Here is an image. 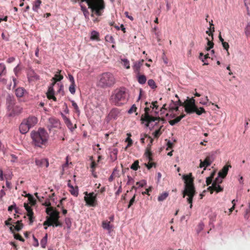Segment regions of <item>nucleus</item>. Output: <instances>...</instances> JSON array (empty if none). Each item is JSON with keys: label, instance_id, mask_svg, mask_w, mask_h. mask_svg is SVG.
I'll list each match as a JSON object with an SVG mask.
<instances>
[{"label": "nucleus", "instance_id": "obj_29", "mask_svg": "<svg viewBox=\"0 0 250 250\" xmlns=\"http://www.w3.org/2000/svg\"><path fill=\"white\" fill-rule=\"evenodd\" d=\"M6 68L5 64L0 63V75H6Z\"/></svg>", "mask_w": 250, "mask_h": 250}, {"label": "nucleus", "instance_id": "obj_46", "mask_svg": "<svg viewBox=\"0 0 250 250\" xmlns=\"http://www.w3.org/2000/svg\"><path fill=\"white\" fill-rule=\"evenodd\" d=\"M69 90L72 94L75 93V83H71L69 87Z\"/></svg>", "mask_w": 250, "mask_h": 250}, {"label": "nucleus", "instance_id": "obj_52", "mask_svg": "<svg viewBox=\"0 0 250 250\" xmlns=\"http://www.w3.org/2000/svg\"><path fill=\"white\" fill-rule=\"evenodd\" d=\"M14 238L16 239L19 240H20V241H21V242H24V239L19 233L14 234Z\"/></svg>", "mask_w": 250, "mask_h": 250}, {"label": "nucleus", "instance_id": "obj_45", "mask_svg": "<svg viewBox=\"0 0 250 250\" xmlns=\"http://www.w3.org/2000/svg\"><path fill=\"white\" fill-rule=\"evenodd\" d=\"M206 40H207V41H208V47H207L206 48V50L207 51H209L210 49L213 48V45H214V43L212 41H210L208 38H207Z\"/></svg>", "mask_w": 250, "mask_h": 250}, {"label": "nucleus", "instance_id": "obj_14", "mask_svg": "<svg viewBox=\"0 0 250 250\" xmlns=\"http://www.w3.org/2000/svg\"><path fill=\"white\" fill-rule=\"evenodd\" d=\"M144 62V60H141L134 63L132 67L135 74L140 73V68L143 65Z\"/></svg>", "mask_w": 250, "mask_h": 250}, {"label": "nucleus", "instance_id": "obj_41", "mask_svg": "<svg viewBox=\"0 0 250 250\" xmlns=\"http://www.w3.org/2000/svg\"><path fill=\"white\" fill-rule=\"evenodd\" d=\"M16 225L15 226V229L17 231H19L23 227V224L21 223V221H18L16 222Z\"/></svg>", "mask_w": 250, "mask_h": 250}, {"label": "nucleus", "instance_id": "obj_4", "mask_svg": "<svg viewBox=\"0 0 250 250\" xmlns=\"http://www.w3.org/2000/svg\"><path fill=\"white\" fill-rule=\"evenodd\" d=\"M116 82V78L112 73L104 72L98 77L97 84L98 87L105 89L112 87Z\"/></svg>", "mask_w": 250, "mask_h": 250}, {"label": "nucleus", "instance_id": "obj_22", "mask_svg": "<svg viewBox=\"0 0 250 250\" xmlns=\"http://www.w3.org/2000/svg\"><path fill=\"white\" fill-rule=\"evenodd\" d=\"M61 72V71L60 70L58 73H60ZM63 76L60 75V74H55L54 77L52 78V80L54 81V82L52 83V85H55L56 84V82L61 81L63 79Z\"/></svg>", "mask_w": 250, "mask_h": 250}, {"label": "nucleus", "instance_id": "obj_30", "mask_svg": "<svg viewBox=\"0 0 250 250\" xmlns=\"http://www.w3.org/2000/svg\"><path fill=\"white\" fill-rule=\"evenodd\" d=\"M194 110V112H195L198 115H201L202 114L205 113L206 112L205 109L201 107L198 108L197 106H196Z\"/></svg>", "mask_w": 250, "mask_h": 250}, {"label": "nucleus", "instance_id": "obj_37", "mask_svg": "<svg viewBox=\"0 0 250 250\" xmlns=\"http://www.w3.org/2000/svg\"><path fill=\"white\" fill-rule=\"evenodd\" d=\"M214 175H215V173L214 172H212L211 174V175H210V176H209V177L207 178V179H206V183H207V186H208V185H209L210 184H211V183L212 182V180L214 178Z\"/></svg>", "mask_w": 250, "mask_h": 250}, {"label": "nucleus", "instance_id": "obj_26", "mask_svg": "<svg viewBox=\"0 0 250 250\" xmlns=\"http://www.w3.org/2000/svg\"><path fill=\"white\" fill-rule=\"evenodd\" d=\"M119 114V112L117 109H113L110 112L109 116L110 117V118L115 119L117 117Z\"/></svg>", "mask_w": 250, "mask_h": 250}, {"label": "nucleus", "instance_id": "obj_33", "mask_svg": "<svg viewBox=\"0 0 250 250\" xmlns=\"http://www.w3.org/2000/svg\"><path fill=\"white\" fill-rule=\"evenodd\" d=\"M168 196V193L167 192H165L160 194L158 197V200L159 201H163L165 200Z\"/></svg>", "mask_w": 250, "mask_h": 250}, {"label": "nucleus", "instance_id": "obj_64", "mask_svg": "<svg viewBox=\"0 0 250 250\" xmlns=\"http://www.w3.org/2000/svg\"><path fill=\"white\" fill-rule=\"evenodd\" d=\"M33 215L34 214H32V215H30V214H27V215L29 217V221H30V223H29V224L30 225H31L32 224V223L33 222Z\"/></svg>", "mask_w": 250, "mask_h": 250}, {"label": "nucleus", "instance_id": "obj_17", "mask_svg": "<svg viewBox=\"0 0 250 250\" xmlns=\"http://www.w3.org/2000/svg\"><path fill=\"white\" fill-rule=\"evenodd\" d=\"M183 179L185 180V185H194V179L192 177V174L191 173L188 175H184Z\"/></svg>", "mask_w": 250, "mask_h": 250}, {"label": "nucleus", "instance_id": "obj_40", "mask_svg": "<svg viewBox=\"0 0 250 250\" xmlns=\"http://www.w3.org/2000/svg\"><path fill=\"white\" fill-rule=\"evenodd\" d=\"M163 125H162L160 126L159 128L157 130H156L153 133V135L154 137L155 138H158L162 133V132L161 131V129L163 127Z\"/></svg>", "mask_w": 250, "mask_h": 250}, {"label": "nucleus", "instance_id": "obj_27", "mask_svg": "<svg viewBox=\"0 0 250 250\" xmlns=\"http://www.w3.org/2000/svg\"><path fill=\"white\" fill-rule=\"evenodd\" d=\"M150 107H152V109L154 110L155 114L158 113V111L157 110L158 109L159 106L158 105L157 101L152 102L150 104Z\"/></svg>", "mask_w": 250, "mask_h": 250}, {"label": "nucleus", "instance_id": "obj_63", "mask_svg": "<svg viewBox=\"0 0 250 250\" xmlns=\"http://www.w3.org/2000/svg\"><path fill=\"white\" fill-rule=\"evenodd\" d=\"M68 79L71 82V83H75L74 78L73 76L70 74H68Z\"/></svg>", "mask_w": 250, "mask_h": 250}, {"label": "nucleus", "instance_id": "obj_53", "mask_svg": "<svg viewBox=\"0 0 250 250\" xmlns=\"http://www.w3.org/2000/svg\"><path fill=\"white\" fill-rule=\"evenodd\" d=\"M194 196H188V197L187 198V201L190 204V208H191L192 207V201H193V198Z\"/></svg>", "mask_w": 250, "mask_h": 250}, {"label": "nucleus", "instance_id": "obj_13", "mask_svg": "<svg viewBox=\"0 0 250 250\" xmlns=\"http://www.w3.org/2000/svg\"><path fill=\"white\" fill-rule=\"evenodd\" d=\"M54 86V85H53L52 83L51 86L49 87L46 93V96L48 99H52L54 101L56 102L57 101V98L54 96L55 91L53 88Z\"/></svg>", "mask_w": 250, "mask_h": 250}, {"label": "nucleus", "instance_id": "obj_55", "mask_svg": "<svg viewBox=\"0 0 250 250\" xmlns=\"http://www.w3.org/2000/svg\"><path fill=\"white\" fill-rule=\"evenodd\" d=\"M5 75H0V83L3 84H5L7 83V80L4 78Z\"/></svg>", "mask_w": 250, "mask_h": 250}, {"label": "nucleus", "instance_id": "obj_2", "mask_svg": "<svg viewBox=\"0 0 250 250\" xmlns=\"http://www.w3.org/2000/svg\"><path fill=\"white\" fill-rule=\"evenodd\" d=\"M127 90L124 87H120L114 89L111 93L109 101L111 104L116 106H121L128 101Z\"/></svg>", "mask_w": 250, "mask_h": 250}, {"label": "nucleus", "instance_id": "obj_36", "mask_svg": "<svg viewBox=\"0 0 250 250\" xmlns=\"http://www.w3.org/2000/svg\"><path fill=\"white\" fill-rule=\"evenodd\" d=\"M148 85L152 89H155L157 87L156 84L154 81L152 79H149L147 82Z\"/></svg>", "mask_w": 250, "mask_h": 250}, {"label": "nucleus", "instance_id": "obj_43", "mask_svg": "<svg viewBox=\"0 0 250 250\" xmlns=\"http://www.w3.org/2000/svg\"><path fill=\"white\" fill-rule=\"evenodd\" d=\"M70 192L71 194L75 196H77L78 195V188H74L73 186H71Z\"/></svg>", "mask_w": 250, "mask_h": 250}, {"label": "nucleus", "instance_id": "obj_58", "mask_svg": "<svg viewBox=\"0 0 250 250\" xmlns=\"http://www.w3.org/2000/svg\"><path fill=\"white\" fill-rule=\"evenodd\" d=\"M137 107L135 106V105L133 104L131 107L130 108V109L128 110V112L129 114L132 113L133 112H134L136 111Z\"/></svg>", "mask_w": 250, "mask_h": 250}, {"label": "nucleus", "instance_id": "obj_6", "mask_svg": "<svg viewBox=\"0 0 250 250\" xmlns=\"http://www.w3.org/2000/svg\"><path fill=\"white\" fill-rule=\"evenodd\" d=\"M150 103L148 102H146L145 105H146L145 108V113L142 114L141 117V120L142 121V123L146 122V126H148L152 122L158 121V122L156 123L155 125H157V123L160 121L162 120L163 122L165 121L164 119L161 118L160 117H154L152 116H150L149 114V112L152 107H150Z\"/></svg>", "mask_w": 250, "mask_h": 250}, {"label": "nucleus", "instance_id": "obj_62", "mask_svg": "<svg viewBox=\"0 0 250 250\" xmlns=\"http://www.w3.org/2000/svg\"><path fill=\"white\" fill-rule=\"evenodd\" d=\"M13 209H15V211L16 213H18V211L17 210V209L16 208V205H13L8 207V210L9 211H11Z\"/></svg>", "mask_w": 250, "mask_h": 250}, {"label": "nucleus", "instance_id": "obj_32", "mask_svg": "<svg viewBox=\"0 0 250 250\" xmlns=\"http://www.w3.org/2000/svg\"><path fill=\"white\" fill-rule=\"evenodd\" d=\"M50 123L52 124V126L55 127H57L60 125V122L58 120L54 118H51L49 119Z\"/></svg>", "mask_w": 250, "mask_h": 250}, {"label": "nucleus", "instance_id": "obj_16", "mask_svg": "<svg viewBox=\"0 0 250 250\" xmlns=\"http://www.w3.org/2000/svg\"><path fill=\"white\" fill-rule=\"evenodd\" d=\"M231 167V166L230 165L225 166L222 168V169L219 172L218 176L222 178H225L228 174L229 168H230Z\"/></svg>", "mask_w": 250, "mask_h": 250}, {"label": "nucleus", "instance_id": "obj_42", "mask_svg": "<svg viewBox=\"0 0 250 250\" xmlns=\"http://www.w3.org/2000/svg\"><path fill=\"white\" fill-rule=\"evenodd\" d=\"M24 207L25 209L26 210V211H27V214H30V215L34 214V213H33L32 208L30 206H29L27 204L24 203Z\"/></svg>", "mask_w": 250, "mask_h": 250}, {"label": "nucleus", "instance_id": "obj_3", "mask_svg": "<svg viewBox=\"0 0 250 250\" xmlns=\"http://www.w3.org/2000/svg\"><path fill=\"white\" fill-rule=\"evenodd\" d=\"M31 137L33 144L36 146L42 147L47 144L49 135L44 128H40L37 131L32 132Z\"/></svg>", "mask_w": 250, "mask_h": 250}, {"label": "nucleus", "instance_id": "obj_21", "mask_svg": "<svg viewBox=\"0 0 250 250\" xmlns=\"http://www.w3.org/2000/svg\"><path fill=\"white\" fill-rule=\"evenodd\" d=\"M185 116H186L185 114H183L181 115L180 116L176 117L175 119L170 120L169 121V123L171 125H174L176 124L182 120V119H183V118H184L185 117Z\"/></svg>", "mask_w": 250, "mask_h": 250}, {"label": "nucleus", "instance_id": "obj_20", "mask_svg": "<svg viewBox=\"0 0 250 250\" xmlns=\"http://www.w3.org/2000/svg\"><path fill=\"white\" fill-rule=\"evenodd\" d=\"M102 227L104 229H107L109 231H110L112 229L113 225L110 224V221L106 220L102 222Z\"/></svg>", "mask_w": 250, "mask_h": 250}, {"label": "nucleus", "instance_id": "obj_48", "mask_svg": "<svg viewBox=\"0 0 250 250\" xmlns=\"http://www.w3.org/2000/svg\"><path fill=\"white\" fill-rule=\"evenodd\" d=\"M53 227H62V223L59 221V219L57 221H52Z\"/></svg>", "mask_w": 250, "mask_h": 250}, {"label": "nucleus", "instance_id": "obj_57", "mask_svg": "<svg viewBox=\"0 0 250 250\" xmlns=\"http://www.w3.org/2000/svg\"><path fill=\"white\" fill-rule=\"evenodd\" d=\"M125 142H127L126 147L131 146L133 144V141L130 138H127L125 140Z\"/></svg>", "mask_w": 250, "mask_h": 250}, {"label": "nucleus", "instance_id": "obj_51", "mask_svg": "<svg viewBox=\"0 0 250 250\" xmlns=\"http://www.w3.org/2000/svg\"><path fill=\"white\" fill-rule=\"evenodd\" d=\"M136 195L134 194L132 198L130 200L127 208H129L134 204L135 201Z\"/></svg>", "mask_w": 250, "mask_h": 250}, {"label": "nucleus", "instance_id": "obj_19", "mask_svg": "<svg viewBox=\"0 0 250 250\" xmlns=\"http://www.w3.org/2000/svg\"><path fill=\"white\" fill-rule=\"evenodd\" d=\"M35 163L37 166L40 167H42L45 165V167H47L49 166V162L45 159H36Z\"/></svg>", "mask_w": 250, "mask_h": 250}, {"label": "nucleus", "instance_id": "obj_24", "mask_svg": "<svg viewBox=\"0 0 250 250\" xmlns=\"http://www.w3.org/2000/svg\"><path fill=\"white\" fill-rule=\"evenodd\" d=\"M25 91V90L23 88L19 87L16 89L15 94L18 97L20 98L22 97L23 96Z\"/></svg>", "mask_w": 250, "mask_h": 250}, {"label": "nucleus", "instance_id": "obj_38", "mask_svg": "<svg viewBox=\"0 0 250 250\" xmlns=\"http://www.w3.org/2000/svg\"><path fill=\"white\" fill-rule=\"evenodd\" d=\"M145 155L147 157L149 162H150L152 160V153L150 151V150L148 148V147H147V148H146V152H145Z\"/></svg>", "mask_w": 250, "mask_h": 250}, {"label": "nucleus", "instance_id": "obj_23", "mask_svg": "<svg viewBox=\"0 0 250 250\" xmlns=\"http://www.w3.org/2000/svg\"><path fill=\"white\" fill-rule=\"evenodd\" d=\"M137 75V78L138 82L141 84H145L146 81V78L144 75H141L140 74H136Z\"/></svg>", "mask_w": 250, "mask_h": 250}, {"label": "nucleus", "instance_id": "obj_7", "mask_svg": "<svg viewBox=\"0 0 250 250\" xmlns=\"http://www.w3.org/2000/svg\"><path fill=\"white\" fill-rule=\"evenodd\" d=\"M85 196L84 197V201L86 204L90 207H95L98 205L97 199V194H95L93 192L88 193L85 192Z\"/></svg>", "mask_w": 250, "mask_h": 250}, {"label": "nucleus", "instance_id": "obj_5", "mask_svg": "<svg viewBox=\"0 0 250 250\" xmlns=\"http://www.w3.org/2000/svg\"><path fill=\"white\" fill-rule=\"evenodd\" d=\"M38 119L34 116H30L24 119L19 126V130L22 134L27 133L29 129L34 127L38 123Z\"/></svg>", "mask_w": 250, "mask_h": 250}, {"label": "nucleus", "instance_id": "obj_60", "mask_svg": "<svg viewBox=\"0 0 250 250\" xmlns=\"http://www.w3.org/2000/svg\"><path fill=\"white\" fill-rule=\"evenodd\" d=\"M222 178L218 176V177L216 178L213 183H216V184H220L222 183Z\"/></svg>", "mask_w": 250, "mask_h": 250}, {"label": "nucleus", "instance_id": "obj_59", "mask_svg": "<svg viewBox=\"0 0 250 250\" xmlns=\"http://www.w3.org/2000/svg\"><path fill=\"white\" fill-rule=\"evenodd\" d=\"M72 105L73 107H74V108L75 109L76 112H79L80 111H79L78 106L77 104L74 101L72 102Z\"/></svg>", "mask_w": 250, "mask_h": 250}, {"label": "nucleus", "instance_id": "obj_28", "mask_svg": "<svg viewBox=\"0 0 250 250\" xmlns=\"http://www.w3.org/2000/svg\"><path fill=\"white\" fill-rule=\"evenodd\" d=\"M42 3L41 0H36L33 6V10L34 11L37 12L39 9L40 5Z\"/></svg>", "mask_w": 250, "mask_h": 250}, {"label": "nucleus", "instance_id": "obj_1", "mask_svg": "<svg viewBox=\"0 0 250 250\" xmlns=\"http://www.w3.org/2000/svg\"><path fill=\"white\" fill-rule=\"evenodd\" d=\"M78 2L81 7V10L85 19L89 18V9L91 16H101L103 15L105 4L104 0H74V2Z\"/></svg>", "mask_w": 250, "mask_h": 250}, {"label": "nucleus", "instance_id": "obj_10", "mask_svg": "<svg viewBox=\"0 0 250 250\" xmlns=\"http://www.w3.org/2000/svg\"><path fill=\"white\" fill-rule=\"evenodd\" d=\"M196 191L194 185H185V189L183 192V197L185 198L186 195L194 196Z\"/></svg>", "mask_w": 250, "mask_h": 250}, {"label": "nucleus", "instance_id": "obj_15", "mask_svg": "<svg viewBox=\"0 0 250 250\" xmlns=\"http://www.w3.org/2000/svg\"><path fill=\"white\" fill-rule=\"evenodd\" d=\"M200 163L199 167H205L204 170L206 169L207 167L209 166L212 162V161L209 156H207L204 161H202V160H200Z\"/></svg>", "mask_w": 250, "mask_h": 250}, {"label": "nucleus", "instance_id": "obj_9", "mask_svg": "<svg viewBox=\"0 0 250 250\" xmlns=\"http://www.w3.org/2000/svg\"><path fill=\"white\" fill-rule=\"evenodd\" d=\"M46 212L50 215V217H48L52 221H57L60 218V212L54 209L53 207L47 208Z\"/></svg>", "mask_w": 250, "mask_h": 250}, {"label": "nucleus", "instance_id": "obj_54", "mask_svg": "<svg viewBox=\"0 0 250 250\" xmlns=\"http://www.w3.org/2000/svg\"><path fill=\"white\" fill-rule=\"evenodd\" d=\"M144 136L145 137L148 138V139L149 140L150 144H149L147 146V147H148V148L150 149V147L153 142V139L150 136H148L147 134H145Z\"/></svg>", "mask_w": 250, "mask_h": 250}, {"label": "nucleus", "instance_id": "obj_34", "mask_svg": "<svg viewBox=\"0 0 250 250\" xmlns=\"http://www.w3.org/2000/svg\"><path fill=\"white\" fill-rule=\"evenodd\" d=\"M43 226H45L44 229H47V226H52V221L49 219V218L47 217L46 220L43 223Z\"/></svg>", "mask_w": 250, "mask_h": 250}, {"label": "nucleus", "instance_id": "obj_50", "mask_svg": "<svg viewBox=\"0 0 250 250\" xmlns=\"http://www.w3.org/2000/svg\"><path fill=\"white\" fill-rule=\"evenodd\" d=\"M65 223L68 229H70L71 227V221L70 218H66L65 219Z\"/></svg>", "mask_w": 250, "mask_h": 250}, {"label": "nucleus", "instance_id": "obj_31", "mask_svg": "<svg viewBox=\"0 0 250 250\" xmlns=\"http://www.w3.org/2000/svg\"><path fill=\"white\" fill-rule=\"evenodd\" d=\"M194 110V112H195L198 115H201L202 114L205 113L206 112L205 109L201 107L198 108L197 106H196Z\"/></svg>", "mask_w": 250, "mask_h": 250}, {"label": "nucleus", "instance_id": "obj_25", "mask_svg": "<svg viewBox=\"0 0 250 250\" xmlns=\"http://www.w3.org/2000/svg\"><path fill=\"white\" fill-rule=\"evenodd\" d=\"M90 39L92 40H96L99 41L100 40L99 38V34L96 31H93L91 33Z\"/></svg>", "mask_w": 250, "mask_h": 250}, {"label": "nucleus", "instance_id": "obj_49", "mask_svg": "<svg viewBox=\"0 0 250 250\" xmlns=\"http://www.w3.org/2000/svg\"><path fill=\"white\" fill-rule=\"evenodd\" d=\"M222 44L224 49H225L226 50H227L228 55H229V53L228 50L229 47V43L228 42H223V43H222Z\"/></svg>", "mask_w": 250, "mask_h": 250}, {"label": "nucleus", "instance_id": "obj_56", "mask_svg": "<svg viewBox=\"0 0 250 250\" xmlns=\"http://www.w3.org/2000/svg\"><path fill=\"white\" fill-rule=\"evenodd\" d=\"M204 225L203 223H200L199 224L198 226V229L197 230V232L199 233L201 231H202L204 229Z\"/></svg>", "mask_w": 250, "mask_h": 250}, {"label": "nucleus", "instance_id": "obj_35", "mask_svg": "<svg viewBox=\"0 0 250 250\" xmlns=\"http://www.w3.org/2000/svg\"><path fill=\"white\" fill-rule=\"evenodd\" d=\"M47 240V234H46L45 236L41 241V245L42 248H45L46 246Z\"/></svg>", "mask_w": 250, "mask_h": 250}, {"label": "nucleus", "instance_id": "obj_18", "mask_svg": "<svg viewBox=\"0 0 250 250\" xmlns=\"http://www.w3.org/2000/svg\"><path fill=\"white\" fill-rule=\"evenodd\" d=\"M62 116L64 120V123L67 125V126L68 127V128L69 129L72 130V129L76 128V125H75L74 126H73L71 121L68 118H67L66 116H65L62 113Z\"/></svg>", "mask_w": 250, "mask_h": 250}, {"label": "nucleus", "instance_id": "obj_47", "mask_svg": "<svg viewBox=\"0 0 250 250\" xmlns=\"http://www.w3.org/2000/svg\"><path fill=\"white\" fill-rule=\"evenodd\" d=\"M208 101L209 100L208 97L206 96L205 98H202L200 99V104L203 105H206L207 104Z\"/></svg>", "mask_w": 250, "mask_h": 250}, {"label": "nucleus", "instance_id": "obj_12", "mask_svg": "<svg viewBox=\"0 0 250 250\" xmlns=\"http://www.w3.org/2000/svg\"><path fill=\"white\" fill-rule=\"evenodd\" d=\"M9 110L12 109V111L9 113L10 116H14L16 115L20 114L22 110V108L18 105H14L12 107L8 106Z\"/></svg>", "mask_w": 250, "mask_h": 250}, {"label": "nucleus", "instance_id": "obj_61", "mask_svg": "<svg viewBox=\"0 0 250 250\" xmlns=\"http://www.w3.org/2000/svg\"><path fill=\"white\" fill-rule=\"evenodd\" d=\"M146 182L145 181H140L137 182L136 183V185L138 186V188L139 187H143L146 185Z\"/></svg>", "mask_w": 250, "mask_h": 250}, {"label": "nucleus", "instance_id": "obj_44", "mask_svg": "<svg viewBox=\"0 0 250 250\" xmlns=\"http://www.w3.org/2000/svg\"><path fill=\"white\" fill-rule=\"evenodd\" d=\"M139 167V161L138 160L135 161L131 166L130 168L134 170H137Z\"/></svg>", "mask_w": 250, "mask_h": 250}, {"label": "nucleus", "instance_id": "obj_11", "mask_svg": "<svg viewBox=\"0 0 250 250\" xmlns=\"http://www.w3.org/2000/svg\"><path fill=\"white\" fill-rule=\"evenodd\" d=\"M208 190L212 194L214 191L217 193L223 191V188L221 187L219 184L216 183H212V186L208 188Z\"/></svg>", "mask_w": 250, "mask_h": 250}, {"label": "nucleus", "instance_id": "obj_39", "mask_svg": "<svg viewBox=\"0 0 250 250\" xmlns=\"http://www.w3.org/2000/svg\"><path fill=\"white\" fill-rule=\"evenodd\" d=\"M121 63L126 69L130 68L129 62L127 59H124L121 60Z\"/></svg>", "mask_w": 250, "mask_h": 250}, {"label": "nucleus", "instance_id": "obj_8", "mask_svg": "<svg viewBox=\"0 0 250 250\" xmlns=\"http://www.w3.org/2000/svg\"><path fill=\"white\" fill-rule=\"evenodd\" d=\"M197 106L195 104V100L193 98L187 101L185 105V111L188 114L194 113V109Z\"/></svg>", "mask_w": 250, "mask_h": 250}]
</instances>
